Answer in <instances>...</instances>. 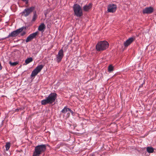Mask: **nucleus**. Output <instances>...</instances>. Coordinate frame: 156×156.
I'll return each instance as SVG.
<instances>
[{
    "label": "nucleus",
    "instance_id": "1",
    "mask_svg": "<svg viewBox=\"0 0 156 156\" xmlns=\"http://www.w3.org/2000/svg\"><path fill=\"white\" fill-rule=\"evenodd\" d=\"M57 94L55 93H51L46 97L45 99L41 100V104L45 105L48 104H51L55 102L57 98Z\"/></svg>",
    "mask_w": 156,
    "mask_h": 156
},
{
    "label": "nucleus",
    "instance_id": "2",
    "mask_svg": "<svg viewBox=\"0 0 156 156\" xmlns=\"http://www.w3.org/2000/svg\"><path fill=\"white\" fill-rule=\"evenodd\" d=\"M47 145H48L42 144L36 146L32 156H40L46 151Z\"/></svg>",
    "mask_w": 156,
    "mask_h": 156
},
{
    "label": "nucleus",
    "instance_id": "3",
    "mask_svg": "<svg viewBox=\"0 0 156 156\" xmlns=\"http://www.w3.org/2000/svg\"><path fill=\"white\" fill-rule=\"evenodd\" d=\"M109 44L106 41H102L98 42L96 45V49L98 51H104L108 47Z\"/></svg>",
    "mask_w": 156,
    "mask_h": 156
},
{
    "label": "nucleus",
    "instance_id": "4",
    "mask_svg": "<svg viewBox=\"0 0 156 156\" xmlns=\"http://www.w3.org/2000/svg\"><path fill=\"white\" fill-rule=\"evenodd\" d=\"M73 9L74 12V15L78 17H80L83 15L82 9L80 6L76 4L73 5Z\"/></svg>",
    "mask_w": 156,
    "mask_h": 156
},
{
    "label": "nucleus",
    "instance_id": "5",
    "mask_svg": "<svg viewBox=\"0 0 156 156\" xmlns=\"http://www.w3.org/2000/svg\"><path fill=\"white\" fill-rule=\"evenodd\" d=\"M24 29V27H22L15 30L13 31L11 33L9 34L7 38L10 37H15L17 36L20 33L23 31Z\"/></svg>",
    "mask_w": 156,
    "mask_h": 156
},
{
    "label": "nucleus",
    "instance_id": "6",
    "mask_svg": "<svg viewBox=\"0 0 156 156\" xmlns=\"http://www.w3.org/2000/svg\"><path fill=\"white\" fill-rule=\"evenodd\" d=\"M35 7L34 6H31L29 8H27L24 10L21 14L25 17H27L33 11Z\"/></svg>",
    "mask_w": 156,
    "mask_h": 156
},
{
    "label": "nucleus",
    "instance_id": "7",
    "mask_svg": "<svg viewBox=\"0 0 156 156\" xmlns=\"http://www.w3.org/2000/svg\"><path fill=\"white\" fill-rule=\"evenodd\" d=\"M44 66L41 65L37 66L32 72L30 75L31 77H34L37 74L39 73L43 69Z\"/></svg>",
    "mask_w": 156,
    "mask_h": 156
},
{
    "label": "nucleus",
    "instance_id": "8",
    "mask_svg": "<svg viewBox=\"0 0 156 156\" xmlns=\"http://www.w3.org/2000/svg\"><path fill=\"white\" fill-rule=\"evenodd\" d=\"M38 31H37L29 35L26 40V42L27 43L29 42L33 39L35 38L36 36L38 35Z\"/></svg>",
    "mask_w": 156,
    "mask_h": 156
},
{
    "label": "nucleus",
    "instance_id": "9",
    "mask_svg": "<svg viewBox=\"0 0 156 156\" xmlns=\"http://www.w3.org/2000/svg\"><path fill=\"white\" fill-rule=\"evenodd\" d=\"M63 55V51L62 49H61L59 51L58 54L56 55V60L58 63L61 61Z\"/></svg>",
    "mask_w": 156,
    "mask_h": 156
},
{
    "label": "nucleus",
    "instance_id": "10",
    "mask_svg": "<svg viewBox=\"0 0 156 156\" xmlns=\"http://www.w3.org/2000/svg\"><path fill=\"white\" fill-rule=\"evenodd\" d=\"M154 9L152 7H146L143 10V13L144 14H150L153 12L154 11Z\"/></svg>",
    "mask_w": 156,
    "mask_h": 156
},
{
    "label": "nucleus",
    "instance_id": "11",
    "mask_svg": "<svg viewBox=\"0 0 156 156\" xmlns=\"http://www.w3.org/2000/svg\"><path fill=\"white\" fill-rule=\"evenodd\" d=\"M116 9V6L115 4H110L108 7V11L110 12H115Z\"/></svg>",
    "mask_w": 156,
    "mask_h": 156
},
{
    "label": "nucleus",
    "instance_id": "12",
    "mask_svg": "<svg viewBox=\"0 0 156 156\" xmlns=\"http://www.w3.org/2000/svg\"><path fill=\"white\" fill-rule=\"evenodd\" d=\"M134 40V38L133 37L129 38L125 42H124V45L125 47H127Z\"/></svg>",
    "mask_w": 156,
    "mask_h": 156
},
{
    "label": "nucleus",
    "instance_id": "13",
    "mask_svg": "<svg viewBox=\"0 0 156 156\" xmlns=\"http://www.w3.org/2000/svg\"><path fill=\"white\" fill-rule=\"evenodd\" d=\"M92 6V4L90 3L88 5H85L83 7V10L84 11L88 12L91 9Z\"/></svg>",
    "mask_w": 156,
    "mask_h": 156
},
{
    "label": "nucleus",
    "instance_id": "14",
    "mask_svg": "<svg viewBox=\"0 0 156 156\" xmlns=\"http://www.w3.org/2000/svg\"><path fill=\"white\" fill-rule=\"evenodd\" d=\"M46 28L45 25L44 23H42L39 25L38 30L39 31L43 32Z\"/></svg>",
    "mask_w": 156,
    "mask_h": 156
},
{
    "label": "nucleus",
    "instance_id": "15",
    "mask_svg": "<svg viewBox=\"0 0 156 156\" xmlns=\"http://www.w3.org/2000/svg\"><path fill=\"white\" fill-rule=\"evenodd\" d=\"M37 15L36 11H34L33 12V16L31 21L32 22H35L37 19Z\"/></svg>",
    "mask_w": 156,
    "mask_h": 156
},
{
    "label": "nucleus",
    "instance_id": "16",
    "mask_svg": "<svg viewBox=\"0 0 156 156\" xmlns=\"http://www.w3.org/2000/svg\"><path fill=\"white\" fill-rule=\"evenodd\" d=\"M147 151L148 153H152L154 151V149L152 147H147Z\"/></svg>",
    "mask_w": 156,
    "mask_h": 156
},
{
    "label": "nucleus",
    "instance_id": "17",
    "mask_svg": "<svg viewBox=\"0 0 156 156\" xmlns=\"http://www.w3.org/2000/svg\"><path fill=\"white\" fill-rule=\"evenodd\" d=\"M33 60V58H27L25 61V62L26 64H28L30 62H32Z\"/></svg>",
    "mask_w": 156,
    "mask_h": 156
},
{
    "label": "nucleus",
    "instance_id": "18",
    "mask_svg": "<svg viewBox=\"0 0 156 156\" xmlns=\"http://www.w3.org/2000/svg\"><path fill=\"white\" fill-rule=\"evenodd\" d=\"M68 109L69 108H67L66 106H65L64 107L63 109L61 111V112L62 113L65 114L68 111Z\"/></svg>",
    "mask_w": 156,
    "mask_h": 156
},
{
    "label": "nucleus",
    "instance_id": "19",
    "mask_svg": "<svg viewBox=\"0 0 156 156\" xmlns=\"http://www.w3.org/2000/svg\"><path fill=\"white\" fill-rule=\"evenodd\" d=\"M10 147V143L9 142H7L6 143V145H5V147L6 148V150L8 151Z\"/></svg>",
    "mask_w": 156,
    "mask_h": 156
},
{
    "label": "nucleus",
    "instance_id": "20",
    "mask_svg": "<svg viewBox=\"0 0 156 156\" xmlns=\"http://www.w3.org/2000/svg\"><path fill=\"white\" fill-rule=\"evenodd\" d=\"M9 64L11 66H14L18 64V62H12L11 61H9Z\"/></svg>",
    "mask_w": 156,
    "mask_h": 156
},
{
    "label": "nucleus",
    "instance_id": "21",
    "mask_svg": "<svg viewBox=\"0 0 156 156\" xmlns=\"http://www.w3.org/2000/svg\"><path fill=\"white\" fill-rule=\"evenodd\" d=\"M108 71L111 72L113 70V67L112 65H109L108 68Z\"/></svg>",
    "mask_w": 156,
    "mask_h": 156
},
{
    "label": "nucleus",
    "instance_id": "22",
    "mask_svg": "<svg viewBox=\"0 0 156 156\" xmlns=\"http://www.w3.org/2000/svg\"><path fill=\"white\" fill-rule=\"evenodd\" d=\"M68 111H69L70 113H71L72 115H73L74 112H73L72 111L71 109H70L69 108L68 109Z\"/></svg>",
    "mask_w": 156,
    "mask_h": 156
},
{
    "label": "nucleus",
    "instance_id": "23",
    "mask_svg": "<svg viewBox=\"0 0 156 156\" xmlns=\"http://www.w3.org/2000/svg\"><path fill=\"white\" fill-rule=\"evenodd\" d=\"M26 34V32L25 31H23V32L21 34V35L22 36H24L25 34Z\"/></svg>",
    "mask_w": 156,
    "mask_h": 156
},
{
    "label": "nucleus",
    "instance_id": "24",
    "mask_svg": "<svg viewBox=\"0 0 156 156\" xmlns=\"http://www.w3.org/2000/svg\"><path fill=\"white\" fill-rule=\"evenodd\" d=\"M22 1L25 2L27 4L28 2V0H22Z\"/></svg>",
    "mask_w": 156,
    "mask_h": 156
},
{
    "label": "nucleus",
    "instance_id": "25",
    "mask_svg": "<svg viewBox=\"0 0 156 156\" xmlns=\"http://www.w3.org/2000/svg\"><path fill=\"white\" fill-rule=\"evenodd\" d=\"M144 82L140 86H139V88H140V87H143V84H144Z\"/></svg>",
    "mask_w": 156,
    "mask_h": 156
},
{
    "label": "nucleus",
    "instance_id": "26",
    "mask_svg": "<svg viewBox=\"0 0 156 156\" xmlns=\"http://www.w3.org/2000/svg\"><path fill=\"white\" fill-rule=\"evenodd\" d=\"M37 54V52L35 53H33V54H34L35 55H36Z\"/></svg>",
    "mask_w": 156,
    "mask_h": 156
},
{
    "label": "nucleus",
    "instance_id": "27",
    "mask_svg": "<svg viewBox=\"0 0 156 156\" xmlns=\"http://www.w3.org/2000/svg\"><path fill=\"white\" fill-rule=\"evenodd\" d=\"M18 110H19V109H16V111H18Z\"/></svg>",
    "mask_w": 156,
    "mask_h": 156
}]
</instances>
